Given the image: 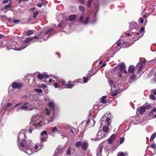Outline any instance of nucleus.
<instances>
[{
    "label": "nucleus",
    "mask_w": 156,
    "mask_h": 156,
    "mask_svg": "<svg viewBox=\"0 0 156 156\" xmlns=\"http://www.w3.org/2000/svg\"><path fill=\"white\" fill-rule=\"evenodd\" d=\"M81 145H82V144L81 143L80 141H78L76 143L75 146L76 147H78L80 146Z\"/></svg>",
    "instance_id": "33"
},
{
    "label": "nucleus",
    "mask_w": 156,
    "mask_h": 156,
    "mask_svg": "<svg viewBox=\"0 0 156 156\" xmlns=\"http://www.w3.org/2000/svg\"><path fill=\"white\" fill-rule=\"evenodd\" d=\"M92 113L91 110L89 111V115L88 117V119L87 122V126H89L90 127H91L92 126H93L95 124V121H94L93 120V124L92 126L89 125L88 126V124L90 122V119L92 118Z\"/></svg>",
    "instance_id": "10"
},
{
    "label": "nucleus",
    "mask_w": 156,
    "mask_h": 156,
    "mask_svg": "<svg viewBox=\"0 0 156 156\" xmlns=\"http://www.w3.org/2000/svg\"><path fill=\"white\" fill-rule=\"evenodd\" d=\"M61 84L62 86V88H65V87H66V83L64 81H62Z\"/></svg>",
    "instance_id": "32"
},
{
    "label": "nucleus",
    "mask_w": 156,
    "mask_h": 156,
    "mask_svg": "<svg viewBox=\"0 0 156 156\" xmlns=\"http://www.w3.org/2000/svg\"><path fill=\"white\" fill-rule=\"evenodd\" d=\"M83 82L84 83H86L87 82H88V79L87 78H86V77H83Z\"/></svg>",
    "instance_id": "41"
},
{
    "label": "nucleus",
    "mask_w": 156,
    "mask_h": 156,
    "mask_svg": "<svg viewBox=\"0 0 156 156\" xmlns=\"http://www.w3.org/2000/svg\"><path fill=\"white\" fill-rule=\"evenodd\" d=\"M145 110L143 106H142L140 107V113L141 114H142L144 113Z\"/></svg>",
    "instance_id": "21"
},
{
    "label": "nucleus",
    "mask_w": 156,
    "mask_h": 156,
    "mask_svg": "<svg viewBox=\"0 0 156 156\" xmlns=\"http://www.w3.org/2000/svg\"><path fill=\"white\" fill-rule=\"evenodd\" d=\"M88 146V144L87 143L84 142L83 144L82 148V149L85 150H87Z\"/></svg>",
    "instance_id": "19"
},
{
    "label": "nucleus",
    "mask_w": 156,
    "mask_h": 156,
    "mask_svg": "<svg viewBox=\"0 0 156 156\" xmlns=\"http://www.w3.org/2000/svg\"><path fill=\"white\" fill-rule=\"evenodd\" d=\"M43 4L41 3H39L37 4V6L39 7H41L42 6Z\"/></svg>",
    "instance_id": "52"
},
{
    "label": "nucleus",
    "mask_w": 156,
    "mask_h": 156,
    "mask_svg": "<svg viewBox=\"0 0 156 156\" xmlns=\"http://www.w3.org/2000/svg\"><path fill=\"white\" fill-rule=\"evenodd\" d=\"M74 86V85L73 84H67L66 85V87H65V88L71 89Z\"/></svg>",
    "instance_id": "23"
},
{
    "label": "nucleus",
    "mask_w": 156,
    "mask_h": 156,
    "mask_svg": "<svg viewBox=\"0 0 156 156\" xmlns=\"http://www.w3.org/2000/svg\"><path fill=\"white\" fill-rule=\"evenodd\" d=\"M76 16L75 15H73L69 16V20L70 21H73L76 18Z\"/></svg>",
    "instance_id": "17"
},
{
    "label": "nucleus",
    "mask_w": 156,
    "mask_h": 156,
    "mask_svg": "<svg viewBox=\"0 0 156 156\" xmlns=\"http://www.w3.org/2000/svg\"><path fill=\"white\" fill-rule=\"evenodd\" d=\"M156 136V135L155 133H153L151 136V137L150 138V141H151L153 140L155 137Z\"/></svg>",
    "instance_id": "27"
},
{
    "label": "nucleus",
    "mask_w": 156,
    "mask_h": 156,
    "mask_svg": "<svg viewBox=\"0 0 156 156\" xmlns=\"http://www.w3.org/2000/svg\"><path fill=\"white\" fill-rule=\"evenodd\" d=\"M108 82L109 84H110V87L112 88H115V83L112 80H109L108 81Z\"/></svg>",
    "instance_id": "18"
},
{
    "label": "nucleus",
    "mask_w": 156,
    "mask_h": 156,
    "mask_svg": "<svg viewBox=\"0 0 156 156\" xmlns=\"http://www.w3.org/2000/svg\"><path fill=\"white\" fill-rule=\"evenodd\" d=\"M35 90L36 92L39 93H41L42 92V90L39 88L35 89Z\"/></svg>",
    "instance_id": "26"
},
{
    "label": "nucleus",
    "mask_w": 156,
    "mask_h": 156,
    "mask_svg": "<svg viewBox=\"0 0 156 156\" xmlns=\"http://www.w3.org/2000/svg\"><path fill=\"white\" fill-rule=\"evenodd\" d=\"M9 7L10 6H9V5H5L3 8V9H7L8 8H9Z\"/></svg>",
    "instance_id": "54"
},
{
    "label": "nucleus",
    "mask_w": 156,
    "mask_h": 156,
    "mask_svg": "<svg viewBox=\"0 0 156 156\" xmlns=\"http://www.w3.org/2000/svg\"><path fill=\"white\" fill-rule=\"evenodd\" d=\"M80 21H83L82 23L84 25H87L89 23V18L88 17H87L84 19L83 15H81L80 18Z\"/></svg>",
    "instance_id": "8"
},
{
    "label": "nucleus",
    "mask_w": 156,
    "mask_h": 156,
    "mask_svg": "<svg viewBox=\"0 0 156 156\" xmlns=\"http://www.w3.org/2000/svg\"><path fill=\"white\" fill-rule=\"evenodd\" d=\"M111 116L110 113H106L102 117L100 122L101 127L103 126V130L104 133H103L101 130L99 131L97 137L95 139H91L92 140L98 141L105 136L107 133L108 132V127L112 122Z\"/></svg>",
    "instance_id": "2"
},
{
    "label": "nucleus",
    "mask_w": 156,
    "mask_h": 156,
    "mask_svg": "<svg viewBox=\"0 0 156 156\" xmlns=\"http://www.w3.org/2000/svg\"><path fill=\"white\" fill-rule=\"evenodd\" d=\"M38 12L37 11H35V12H34L33 13V18H36L37 15H38Z\"/></svg>",
    "instance_id": "28"
},
{
    "label": "nucleus",
    "mask_w": 156,
    "mask_h": 156,
    "mask_svg": "<svg viewBox=\"0 0 156 156\" xmlns=\"http://www.w3.org/2000/svg\"><path fill=\"white\" fill-rule=\"evenodd\" d=\"M41 87L44 88V89H47V86L45 84H43L42 85Z\"/></svg>",
    "instance_id": "48"
},
{
    "label": "nucleus",
    "mask_w": 156,
    "mask_h": 156,
    "mask_svg": "<svg viewBox=\"0 0 156 156\" xmlns=\"http://www.w3.org/2000/svg\"><path fill=\"white\" fill-rule=\"evenodd\" d=\"M20 103L16 104L14 106V108L15 109L16 112H19L22 110L24 111H30L37 108L35 104H30L28 103H24L21 105Z\"/></svg>",
    "instance_id": "4"
},
{
    "label": "nucleus",
    "mask_w": 156,
    "mask_h": 156,
    "mask_svg": "<svg viewBox=\"0 0 156 156\" xmlns=\"http://www.w3.org/2000/svg\"><path fill=\"white\" fill-rule=\"evenodd\" d=\"M135 76L133 74V75H132L130 77V79L132 80H134L135 79Z\"/></svg>",
    "instance_id": "36"
},
{
    "label": "nucleus",
    "mask_w": 156,
    "mask_h": 156,
    "mask_svg": "<svg viewBox=\"0 0 156 156\" xmlns=\"http://www.w3.org/2000/svg\"><path fill=\"white\" fill-rule=\"evenodd\" d=\"M118 156H125V154L124 153L121 152L118 154Z\"/></svg>",
    "instance_id": "37"
},
{
    "label": "nucleus",
    "mask_w": 156,
    "mask_h": 156,
    "mask_svg": "<svg viewBox=\"0 0 156 156\" xmlns=\"http://www.w3.org/2000/svg\"><path fill=\"white\" fill-rule=\"evenodd\" d=\"M140 23H142L144 21L143 19L142 18H140Z\"/></svg>",
    "instance_id": "58"
},
{
    "label": "nucleus",
    "mask_w": 156,
    "mask_h": 156,
    "mask_svg": "<svg viewBox=\"0 0 156 156\" xmlns=\"http://www.w3.org/2000/svg\"><path fill=\"white\" fill-rule=\"evenodd\" d=\"M47 134V132L46 131H43L41 133V136H43L44 134L46 135Z\"/></svg>",
    "instance_id": "46"
},
{
    "label": "nucleus",
    "mask_w": 156,
    "mask_h": 156,
    "mask_svg": "<svg viewBox=\"0 0 156 156\" xmlns=\"http://www.w3.org/2000/svg\"><path fill=\"white\" fill-rule=\"evenodd\" d=\"M124 140V139L123 138H122L120 140V142L121 143H122Z\"/></svg>",
    "instance_id": "62"
},
{
    "label": "nucleus",
    "mask_w": 156,
    "mask_h": 156,
    "mask_svg": "<svg viewBox=\"0 0 156 156\" xmlns=\"http://www.w3.org/2000/svg\"><path fill=\"white\" fill-rule=\"evenodd\" d=\"M129 28L131 31L136 34L139 35V38L142 37L144 35L143 32L144 30V28L141 27L140 30L137 23L134 22H132L129 23Z\"/></svg>",
    "instance_id": "5"
},
{
    "label": "nucleus",
    "mask_w": 156,
    "mask_h": 156,
    "mask_svg": "<svg viewBox=\"0 0 156 156\" xmlns=\"http://www.w3.org/2000/svg\"><path fill=\"white\" fill-rule=\"evenodd\" d=\"M42 79H47L48 77V76L46 74H42Z\"/></svg>",
    "instance_id": "40"
},
{
    "label": "nucleus",
    "mask_w": 156,
    "mask_h": 156,
    "mask_svg": "<svg viewBox=\"0 0 156 156\" xmlns=\"http://www.w3.org/2000/svg\"><path fill=\"white\" fill-rule=\"evenodd\" d=\"M153 112H156V108H153L151 111L150 112V115H151L152 114H153Z\"/></svg>",
    "instance_id": "35"
},
{
    "label": "nucleus",
    "mask_w": 156,
    "mask_h": 156,
    "mask_svg": "<svg viewBox=\"0 0 156 156\" xmlns=\"http://www.w3.org/2000/svg\"><path fill=\"white\" fill-rule=\"evenodd\" d=\"M10 0H4L3 1H2V3H3L4 4H6L7 3H8V2L9 1H10Z\"/></svg>",
    "instance_id": "51"
},
{
    "label": "nucleus",
    "mask_w": 156,
    "mask_h": 156,
    "mask_svg": "<svg viewBox=\"0 0 156 156\" xmlns=\"http://www.w3.org/2000/svg\"><path fill=\"white\" fill-rule=\"evenodd\" d=\"M94 7L96 10V12H97L98 11V4H97L96 5H94Z\"/></svg>",
    "instance_id": "30"
},
{
    "label": "nucleus",
    "mask_w": 156,
    "mask_h": 156,
    "mask_svg": "<svg viewBox=\"0 0 156 156\" xmlns=\"http://www.w3.org/2000/svg\"><path fill=\"white\" fill-rule=\"evenodd\" d=\"M143 106L145 110L149 109L151 108V105L150 104H147Z\"/></svg>",
    "instance_id": "24"
},
{
    "label": "nucleus",
    "mask_w": 156,
    "mask_h": 156,
    "mask_svg": "<svg viewBox=\"0 0 156 156\" xmlns=\"http://www.w3.org/2000/svg\"><path fill=\"white\" fill-rule=\"evenodd\" d=\"M33 30H30L27 31L26 34L27 36H30L34 33Z\"/></svg>",
    "instance_id": "22"
},
{
    "label": "nucleus",
    "mask_w": 156,
    "mask_h": 156,
    "mask_svg": "<svg viewBox=\"0 0 156 156\" xmlns=\"http://www.w3.org/2000/svg\"><path fill=\"white\" fill-rule=\"evenodd\" d=\"M146 60L144 58L142 59L141 60H140V64H141V63H144L146 62Z\"/></svg>",
    "instance_id": "42"
},
{
    "label": "nucleus",
    "mask_w": 156,
    "mask_h": 156,
    "mask_svg": "<svg viewBox=\"0 0 156 156\" xmlns=\"http://www.w3.org/2000/svg\"><path fill=\"white\" fill-rule=\"evenodd\" d=\"M120 44H121L120 41V40H119L118 41V42L117 44V45L118 47H119V46H120Z\"/></svg>",
    "instance_id": "55"
},
{
    "label": "nucleus",
    "mask_w": 156,
    "mask_h": 156,
    "mask_svg": "<svg viewBox=\"0 0 156 156\" xmlns=\"http://www.w3.org/2000/svg\"><path fill=\"white\" fill-rule=\"evenodd\" d=\"M134 67L133 66H130L128 69V72L130 75L133 74L134 73Z\"/></svg>",
    "instance_id": "16"
},
{
    "label": "nucleus",
    "mask_w": 156,
    "mask_h": 156,
    "mask_svg": "<svg viewBox=\"0 0 156 156\" xmlns=\"http://www.w3.org/2000/svg\"><path fill=\"white\" fill-rule=\"evenodd\" d=\"M12 86L14 88H17L21 87L22 86V84L16 82H14L12 83Z\"/></svg>",
    "instance_id": "15"
},
{
    "label": "nucleus",
    "mask_w": 156,
    "mask_h": 156,
    "mask_svg": "<svg viewBox=\"0 0 156 156\" xmlns=\"http://www.w3.org/2000/svg\"><path fill=\"white\" fill-rule=\"evenodd\" d=\"M54 86L55 88H58V83H55L54 84Z\"/></svg>",
    "instance_id": "56"
},
{
    "label": "nucleus",
    "mask_w": 156,
    "mask_h": 156,
    "mask_svg": "<svg viewBox=\"0 0 156 156\" xmlns=\"http://www.w3.org/2000/svg\"><path fill=\"white\" fill-rule=\"evenodd\" d=\"M143 67V65H141L138 68V72L139 73L140 72V71L141 70L142 68Z\"/></svg>",
    "instance_id": "45"
},
{
    "label": "nucleus",
    "mask_w": 156,
    "mask_h": 156,
    "mask_svg": "<svg viewBox=\"0 0 156 156\" xmlns=\"http://www.w3.org/2000/svg\"><path fill=\"white\" fill-rule=\"evenodd\" d=\"M81 3L83 4L85 3L84 0H78Z\"/></svg>",
    "instance_id": "57"
},
{
    "label": "nucleus",
    "mask_w": 156,
    "mask_h": 156,
    "mask_svg": "<svg viewBox=\"0 0 156 156\" xmlns=\"http://www.w3.org/2000/svg\"><path fill=\"white\" fill-rule=\"evenodd\" d=\"M38 78L40 80H41L42 79V75L38 74L37 75Z\"/></svg>",
    "instance_id": "44"
},
{
    "label": "nucleus",
    "mask_w": 156,
    "mask_h": 156,
    "mask_svg": "<svg viewBox=\"0 0 156 156\" xmlns=\"http://www.w3.org/2000/svg\"><path fill=\"white\" fill-rule=\"evenodd\" d=\"M25 131L21 130L18 133L17 145L20 150L30 155L32 153L31 149L33 147L31 140H27L24 141L26 138Z\"/></svg>",
    "instance_id": "1"
},
{
    "label": "nucleus",
    "mask_w": 156,
    "mask_h": 156,
    "mask_svg": "<svg viewBox=\"0 0 156 156\" xmlns=\"http://www.w3.org/2000/svg\"><path fill=\"white\" fill-rule=\"evenodd\" d=\"M38 146L37 144H35L34 146V149L36 150L38 148Z\"/></svg>",
    "instance_id": "60"
},
{
    "label": "nucleus",
    "mask_w": 156,
    "mask_h": 156,
    "mask_svg": "<svg viewBox=\"0 0 156 156\" xmlns=\"http://www.w3.org/2000/svg\"><path fill=\"white\" fill-rule=\"evenodd\" d=\"M103 147L102 145H99L97 151V156H101V154L102 151Z\"/></svg>",
    "instance_id": "12"
},
{
    "label": "nucleus",
    "mask_w": 156,
    "mask_h": 156,
    "mask_svg": "<svg viewBox=\"0 0 156 156\" xmlns=\"http://www.w3.org/2000/svg\"><path fill=\"white\" fill-rule=\"evenodd\" d=\"M118 75L120 77H121L122 76V74L120 73H119Z\"/></svg>",
    "instance_id": "59"
},
{
    "label": "nucleus",
    "mask_w": 156,
    "mask_h": 156,
    "mask_svg": "<svg viewBox=\"0 0 156 156\" xmlns=\"http://www.w3.org/2000/svg\"><path fill=\"white\" fill-rule=\"evenodd\" d=\"M62 23H63V22L62 21L61 22V23H59L58 24V27H61L63 24H62Z\"/></svg>",
    "instance_id": "53"
},
{
    "label": "nucleus",
    "mask_w": 156,
    "mask_h": 156,
    "mask_svg": "<svg viewBox=\"0 0 156 156\" xmlns=\"http://www.w3.org/2000/svg\"><path fill=\"white\" fill-rule=\"evenodd\" d=\"M107 97L106 96H103L101 99V102L103 104L106 103L107 100L105 99Z\"/></svg>",
    "instance_id": "20"
},
{
    "label": "nucleus",
    "mask_w": 156,
    "mask_h": 156,
    "mask_svg": "<svg viewBox=\"0 0 156 156\" xmlns=\"http://www.w3.org/2000/svg\"><path fill=\"white\" fill-rule=\"evenodd\" d=\"M119 69L120 71L124 73L125 74L127 73V71L125 69V64L124 63H122L120 65H119Z\"/></svg>",
    "instance_id": "13"
},
{
    "label": "nucleus",
    "mask_w": 156,
    "mask_h": 156,
    "mask_svg": "<svg viewBox=\"0 0 156 156\" xmlns=\"http://www.w3.org/2000/svg\"><path fill=\"white\" fill-rule=\"evenodd\" d=\"M93 0H88L87 2V5L89 8H90L91 4L92 3Z\"/></svg>",
    "instance_id": "31"
},
{
    "label": "nucleus",
    "mask_w": 156,
    "mask_h": 156,
    "mask_svg": "<svg viewBox=\"0 0 156 156\" xmlns=\"http://www.w3.org/2000/svg\"><path fill=\"white\" fill-rule=\"evenodd\" d=\"M44 124V121L41 118L38 116L33 117L30 122V128L29 129V132L31 133L34 129L39 128L43 126Z\"/></svg>",
    "instance_id": "3"
},
{
    "label": "nucleus",
    "mask_w": 156,
    "mask_h": 156,
    "mask_svg": "<svg viewBox=\"0 0 156 156\" xmlns=\"http://www.w3.org/2000/svg\"><path fill=\"white\" fill-rule=\"evenodd\" d=\"M52 30V29H51L46 32V33L44 34V37H43V38L45 40H47V39L50 37L49 34Z\"/></svg>",
    "instance_id": "11"
},
{
    "label": "nucleus",
    "mask_w": 156,
    "mask_h": 156,
    "mask_svg": "<svg viewBox=\"0 0 156 156\" xmlns=\"http://www.w3.org/2000/svg\"><path fill=\"white\" fill-rule=\"evenodd\" d=\"M13 22L15 23H17L20 21V20H13Z\"/></svg>",
    "instance_id": "50"
},
{
    "label": "nucleus",
    "mask_w": 156,
    "mask_h": 156,
    "mask_svg": "<svg viewBox=\"0 0 156 156\" xmlns=\"http://www.w3.org/2000/svg\"><path fill=\"white\" fill-rule=\"evenodd\" d=\"M116 136L115 134H112L108 139V143L109 144H112L113 143V141L116 137Z\"/></svg>",
    "instance_id": "14"
},
{
    "label": "nucleus",
    "mask_w": 156,
    "mask_h": 156,
    "mask_svg": "<svg viewBox=\"0 0 156 156\" xmlns=\"http://www.w3.org/2000/svg\"><path fill=\"white\" fill-rule=\"evenodd\" d=\"M33 39V37H30L27 38L25 39L23 42L24 44H25L24 46L22 47L21 48H17V50H18L20 51L24 49L28 45V44H27L28 42H30L32 41Z\"/></svg>",
    "instance_id": "7"
},
{
    "label": "nucleus",
    "mask_w": 156,
    "mask_h": 156,
    "mask_svg": "<svg viewBox=\"0 0 156 156\" xmlns=\"http://www.w3.org/2000/svg\"><path fill=\"white\" fill-rule=\"evenodd\" d=\"M96 14L94 15V20H95L94 21H91V22L92 23H94L96 21Z\"/></svg>",
    "instance_id": "47"
},
{
    "label": "nucleus",
    "mask_w": 156,
    "mask_h": 156,
    "mask_svg": "<svg viewBox=\"0 0 156 156\" xmlns=\"http://www.w3.org/2000/svg\"><path fill=\"white\" fill-rule=\"evenodd\" d=\"M116 93L111 94L110 95L112 96H115L116 95Z\"/></svg>",
    "instance_id": "61"
},
{
    "label": "nucleus",
    "mask_w": 156,
    "mask_h": 156,
    "mask_svg": "<svg viewBox=\"0 0 156 156\" xmlns=\"http://www.w3.org/2000/svg\"><path fill=\"white\" fill-rule=\"evenodd\" d=\"M12 105V104L11 103H9L7 104L5 106V108L6 110L7 109L10 107Z\"/></svg>",
    "instance_id": "29"
},
{
    "label": "nucleus",
    "mask_w": 156,
    "mask_h": 156,
    "mask_svg": "<svg viewBox=\"0 0 156 156\" xmlns=\"http://www.w3.org/2000/svg\"><path fill=\"white\" fill-rule=\"evenodd\" d=\"M55 104L53 101L49 102L48 104L49 108H46L45 111L46 114L50 117L49 121H52L54 119V115Z\"/></svg>",
    "instance_id": "6"
},
{
    "label": "nucleus",
    "mask_w": 156,
    "mask_h": 156,
    "mask_svg": "<svg viewBox=\"0 0 156 156\" xmlns=\"http://www.w3.org/2000/svg\"><path fill=\"white\" fill-rule=\"evenodd\" d=\"M47 137H41V142H44L46 141Z\"/></svg>",
    "instance_id": "38"
},
{
    "label": "nucleus",
    "mask_w": 156,
    "mask_h": 156,
    "mask_svg": "<svg viewBox=\"0 0 156 156\" xmlns=\"http://www.w3.org/2000/svg\"><path fill=\"white\" fill-rule=\"evenodd\" d=\"M150 99H152L153 100H155L156 99L155 97L152 94H151L150 96Z\"/></svg>",
    "instance_id": "34"
},
{
    "label": "nucleus",
    "mask_w": 156,
    "mask_h": 156,
    "mask_svg": "<svg viewBox=\"0 0 156 156\" xmlns=\"http://www.w3.org/2000/svg\"><path fill=\"white\" fill-rule=\"evenodd\" d=\"M70 147H69V148L67 151L66 154L67 155L70 154L71 153V151H70Z\"/></svg>",
    "instance_id": "39"
},
{
    "label": "nucleus",
    "mask_w": 156,
    "mask_h": 156,
    "mask_svg": "<svg viewBox=\"0 0 156 156\" xmlns=\"http://www.w3.org/2000/svg\"><path fill=\"white\" fill-rule=\"evenodd\" d=\"M62 148L60 146H58L55 149L54 155L53 156H60L62 153Z\"/></svg>",
    "instance_id": "9"
},
{
    "label": "nucleus",
    "mask_w": 156,
    "mask_h": 156,
    "mask_svg": "<svg viewBox=\"0 0 156 156\" xmlns=\"http://www.w3.org/2000/svg\"><path fill=\"white\" fill-rule=\"evenodd\" d=\"M151 147L152 148L155 149L156 147V145L155 144H154L151 145Z\"/></svg>",
    "instance_id": "49"
},
{
    "label": "nucleus",
    "mask_w": 156,
    "mask_h": 156,
    "mask_svg": "<svg viewBox=\"0 0 156 156\" xmlns=\"http://www.w3.org/2000/svg\"><path fill=\"white\" fill-rule=\"evenodd\" d=\"M51 130L52 131H53V132H55L56 131H57V128L56 127H54Z\"/></svg>",
    "instance_id": "43"
},
{
    "label": "nucleus",
    "mask_w": 156,
    "mask_h": 156,
    "mask_svg": "<svg viewBox=\"0 0 156 156\" xmlns=\"http://www.w3.org/2000/svg\"><path fill=\"white\" fill-rule=\"evenodd\" d=\"M79 10L80 11L83 12L85 11V7L82 5H80L79 6Z\"/></svg>",
    "instance_id": "25"
},
{
    "label": "nucleus",
    "mask_w": 156,
    "mask_h": 156,
    "mask_svg": "<svg viewBox=\"0 0 156 156\" xmlns=\"http://www.w3.org/2000/svg\"><path fill=\"white\" fill-rule=\"evenodd\" d=\"M106 63H104L102 64V65L101 66V67H104L105 66H106Z\"/></svg>",
    "instance_id": "63"
},
{
    "label": "nucleus",
    "mask_w": 156,
    "mask_h": 156,
    "mask_svg": "<svg viewBox=\"0 0 156 156\" xmlns=\"http://www.w3.org/2000/svg\"><path fill=\"white\" fill-rule=\"evenodd\" d=\"M44 91L46 94H47L48 93V91L47 89V88L46 89H44Z\"/></svg>",
    "instance_id": "64"
}]
</instances>
